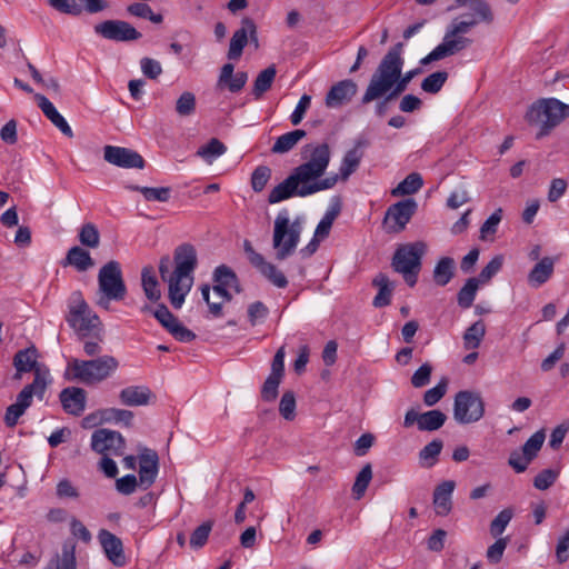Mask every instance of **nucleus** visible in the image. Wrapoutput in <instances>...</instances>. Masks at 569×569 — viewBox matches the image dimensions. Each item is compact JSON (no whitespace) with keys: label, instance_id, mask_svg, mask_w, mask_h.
I'll list each match as a JSON object with an SVG mask.
<instances>
[{"label":"nucleus","instance_id":"1","mask_svg":"<svg viewBox=\"0 0 569 569\" xmlns=\"http://www.w3.org/2000/svg\"><path fill=\"white\" fill-rule=\"evenodd\" d=\"M302 157L305 161L269 192V203H279L292 197L306 198L332 189L337 184L338 174L323 178L331 160V150L328 143L305 146Z\"/></svg>","mask_w":569,"mask_h":569},{"label":"nucleus","instance_id":"2","mask_svg":"<svg viewBox=\"0 0 569 569\" xmlns=\"http://www.w3.org/2000/svg\"><path fill=\"white\" fill-rule=\"evenodd\" d=\"M401 52L402 44L398 43L382 58L362 96V103L378 100L385 94H388V99H395L402 93L410 81L420 73V69H412L402 74L405 61L401 57Z\"/></svg>","mask_w":569,"mask_h":569},{"label":"nucleus","instance_id":"3","mask_svg":"<svg viewBox=\"0 0 569 569\" xmlns=\"http://www.w3.org/2000/svg\"><path fill=\"white\" fill-rule=\"evenodd\" d=\"M174 269L171 270V259L163 256L159 261V273L168 284V298L174 309H180L193 286V272L197 267V252L193 246L184 243L176 248L173 254Z\"/></svg>","mask_w":569,"mask_h":569},{"label":"nucleus","instance_id":"4","mask_svg":"<svg viewBox=\"0 0 569 569\" xmlns=\"http://www.w3.org/2000/svg\"><path fill=\"white\" fill-rule=\"evenodd\" d=\"M302 229L301 217L291 220L288 210L278 212L272 231V248L276 260L283 261L296 252Z\"/></svg>","mask_w":569,"mask_h":569},{"label":"nucleus","instance_id":"5","mask_svg":"<svg viewBox=\"0 0 569 569\" xmlns=\"http://www.w3.org/2000/svg\"><path fill=\"white\" fill-rule=\"evenodd\" d=\"M525 117L529 124L539 127L537 138L540 139L569 117V104L556 98L539 99L529 107Z\"/></svg>","mask_w":569,"mask_h":569},{"label":"nucleus","instance_id":"6","mask_svg":"<svg viewBox=\"0 0 569 569\" xmlns=\"http://www.w3.org/2000/svg\"><path fill=\"white\" fill-rule=\"evenodd\" d=\"M481 20L475 16V12L470 14L467 20L455 19L449 26L445 33L443 40L438 44L429 54L420 60L422 66L429 64L433 61L441 60L446 57L452 56L465 48H467L471 40L465 38L463 34L469 32L471 28L477 26Z\"/></svg>","mask_w":569,"mask_h":569},{"label":"nucleus","instance_id":"7","mask_svg":"<svg viewBox=\"0 0 569 569\" xmlns=\"http://www.w3.org/2000/svg\"><path fill=\"white\" fill-rule=\"evenodd\" d=\"M119 362L112 356H102L93 360L71 359L68 362L66 375L69 379L84 385H96L109 378L117 369Z\"/></svg>","mask_w":569,"mask_h":569},{"label":"nucleus","instance_id":"8","mask_svg":"<svg viewBox=\"0 0 569 569\" xmlns=\"http://www.w3.org/2000/svg\"><path fill=\"white\" fill-rule=\"evenodd\" d=\"M98 284L97 305L106 310L109 309L112 300L120 301L126 297L127 288L119 262L109 261L100 269Z\"/></svg>","mask_w":569,"mask_h":569},{"label":"nucleus","instance_id":"9","mask_svg":"<svg viewBox=\"0 0 569 569\" xmlns=\"http://www.w3.org/2000/svg\"><path fill=\"white\" fill-rule=\"evenodd\" d=\"M427 251L423 241H416L400 246L392 258V268L402 274L408 286L417 283L418 273L421 269V259Z\"/></svg>","mask_w":569,"mask_h":569},{"label":"nucleus","instance_id":"10","mask_svg":"<svg viewBox=\"0 0 569 569\" xmlns=\"http://www.w3.org/2000/svg\"><path fill=\"white\" fill-rule=\"evenodd\" d=\"M68 307L67 322L81 338H86L100 326L98 316L90 309L80 292L71 296Z\"/></svg>","mask_w":569,"mask_h":569},{"label":"nucleus","instance_id":"11","mask_svg":"<svg viewBox=\"0 0 569 569\" xmlns=\"http://www.w3.org/2000/svg\"><path fill=\"white\" fill-rule=\"evenodd\" d=\"M485 415V402L478 392L462 390L456 393L453 418L460 425L479 421Z\"/></svg>","mask_w":569,"mask_h":569},{"label":"nucleus","instance_id":"12","mask_svg":"<svg viewBox=\"0 0 569 569\" xmlns=\"http://www.w3.org/2000/svg\"><path fill=\"white\" fill-rule=\"evenodd\" d=\"M91 448L103 456H122L126 440L118 431L110 429L96 430L91 436Z\"/></svg>","mask_w":569,"mask_h":569},{"label":"nucleus","instance_id":"13","mask_svg":"<svg viewBox=\"0 0 569 569\" xmlns=\"http://www.w3.org/2000/svg\"><path fill=\"white\" fill-rule=\"evenodd\" d=\"M96 33L104 39L124 42L141 38V33L129 22L123 20H107L94 26Z\"/></svg>","mask_w":569,"mask_h":569},{"label":"nucleus","instance_id":"14","mask_svg":"<svg viewBox=\"0 0 569 569\" xmlns=\"http://www.w3.org/2000/svg\"><path fill=\"white\" fill-rule=\"evenodd\" d=\"M546 439L542 430L535 432L522 446L521 452L513 451L509 457V465L517 471L523 472L531 460L538 455Z\"/></svg>","mask_w":569,"mask_h":569},{"label":"nucleus","instance_id":"15","mask_svg":"<svg viewBox=\"0 0 569 569\" xmlns=\"http://www.w3.org/2000/svg\"><path fill=\"white\" fill-rule=\"evenodd\" d=\"M103 158L107 162L120 168L142 169L144 167V160L137 151L123 147L106 146Z\"/></svg>","mask_w":569,"mask_h":569},{"label":"nucleus","instance_id":"16","mask_svg":"<svg viewBox=\"0 0 569 569\" xmlns=\"http://www.w3.org/2000/svg\"><path fill=\"white\" fill-rule=\"evenodd\" d=\"M249 38L256 43L258 42L257 27L251 19L244 18L241 22V28L231 37L228 58L231 60H238L241 57L242 50L247 46Z\"/></svg>","mask_w":569,"mask_h":569},{"label":"nucleus","instance_id":"17","mask_svg":"<svg viewBox=\"0 0 569 569\" xmlns=\"http://www.w3.org/2000/svg\"><path fill=\"white\" fill-rule=\"evenodd\" d=\"M159 471V458L154 450L143 449L139 455V487L148 489L153 485Z\"/></svg>","mask_w":569,"mask_h":569},{"label":"nucleus","instance_id":"18","mask_svg":"<svg viewBox=\"0 0 569 569\" xmlns=\"http://www.w3.org/2000/svg\"><path fill=\"white\" fill-rule=\"evenodd\" d=\"M358 87L352 80H341L328 91L325 103L330 109H337L348 103L357 93Z\"/></svg>","mask_w":569,"mask_h":569},{"label":"nucleus","instance_id":"19","mask_svg":"<svg viewBox=\"0 0 569 569\" xmlns=\"http://www.w3.org/2000/svg\"><path fill=\"white\" fill-rule=\"evenodd\" d=\"M38 359L39 352L34 346L19 350L13 357L14 379H21L27 372H36L38 367H47Z\"/></svg>","mask_w":569,"mask_h":569},{"label":"nucleus","instance_id":"20","mask_svg":"<svg viewBox=\"0 0 569 569\" xmlns=\"http://www.w3.org/2000/svg\"><path fill=\"white\" fill-rule=\"evenodd\" d=\"M416 210V200L409 198L392 204L387 211V219L393 221L397 226L395 231H401L410 221Z\"/></svg>","mask_w":569,"mask_h":569},{"label":"nucleus","instance_id":"21","mask_svg":"<svg viewBox=\"0 0 569 569\" xmlns=\"http://www.w3.org/2000/svg\"><path fill=\"white\" fill-rule=\"evenodd\" d=\"M86 391L78 387H68L60 392L63 410L73 416H80L86 409Z\"/></svg>","mask_w":569,"mask_h":569},{"label":"nucleus","instance_id":"22","mask_svg":"<svg viewBox=\"0 0 569 569\" xmlns=\"http://www.w3.org/2000/svg\"><path fill=\"white\" fill-rule=\"evenodd\" d=\"M367 146V140L358 139L356 140L353 148L346 152L339 168V173H337L339 176V180L346 181L351 173L356 171L363 156L362 149Z\"/></svg>","mask_w":569,"mask_h":569},{"label":"nucleus","instance_id":"23","mask_svg":"<svg viewBox=\"0 0 569 569\" xmlns=\"http://www.w3.org/2000/svg\"><path fill=\"white\" fill-rule=\"evenodd\" d=\"M33 381L23 387L20 391L22 396H26L28 400L32 402L33 396L42 400L48 386L52 382L50 370L48 367H38L37 371L33 372Z\"/></svg>","mask_w":569,"mask_h":569},{"label":"nucleus","instance_id":"24","mask_svg":"<svg viewBox=\"0 0 569 569\" xmlns=\"http://www.w3.org/2000/svg\"><path fill=\"white\" fill-rule=\"evenodd\" d=\"M253 259V267L271 284L280 289H283L288 286L287 277L274 263L267 261L263 256H254Z\"/></svg>","mask_w":569,"mask_h":569},{"label":"nucleus","instance_id":"25","mask_svg":"<svg viewBox=\"0 0 569 569\" xmlns=\"http://www.w3.org/2000/svg\"><path fill=\"white\" fill-rule=\"evenodd\" d=\"M39 108L44 116L67 137L72 138L73 131L67 120L59 113L53 103L43 94L34 96Z\"/></svg>","mask_w":569,"mask_h":569},{"label":"nucleus","instance_id":"26","mask_svg":"<svg viewBox=\"0 0 569 569\" xmlns=\"http://www.w3.org/2000/svg\"><path fill=\"white\" fill-rule=\"evenodd\" d=\"M234 67L232 63H226L220 70L218 78V87H226L230 92L237 93L243 89L248 81V73L244 71L233 74Z\"/></svg>","mask_w":569,"mask_h":569},{"label":"nucleus","instance_id":"27","mask_svg":"<svg viewBox=\"0 0 569 569\" xmlns=\"http://www.w3.org/2000/svg\"><path fill=\"white\" fill-rule=\"evenodd\" d=\"M456 488L453 480H446L438 485L433 491V506L436 513L439 516H447L452 508V492Z\"/></svg>","mask_w":569,"mask_h":569},{"label":"nucleus","instance_id":"28","mask_svg":"<svg viewBox=\"0 0 569 569\" xmlns=\"http://www.w3.org/2000/svg\"><path fill=\"white\" fill-rule=\"evenodd\" d=\"M98 537L108 559L116 566H122L124 555L121 540L107 530H101Z\"/></svg>","mask_w":569,"mask_h":569},{"label":"nucleus","instance_id":"29","mask_svg":"<svg viewBox=\"0 0 569 569\" xmlns=\"http://www.w3.org/2000/svg\"><path fill=\"white\" fill-rule=\"evenodd\" d=\"M151 396V390L146 386H130L120 391L119 399L124 406L137 407L148 405Z\"/></svg>","mask_w":569,"mask_h":569},{"label":"nucleus","instance_id":"30","mask_svg":"<svg viewBox=\"0 0 569 569\" xmlns=\"http://www.w3.org/2000/svg\"><path fill=\"white\" fill-rule=\"evenodd\" d=\"M555 260L550 257L542 258L535 264L528 276V282L531 287L538 288L549 280L553 272Z\"/></svg>","mask_w":569,"mask_h":569},{"label":"nucleus","instance_id":"31","mask_svg":"<svg viewBox=\"0 0 569 569\" xmlns=\"http://www.w3.org/2000/svg\"><path fill=\"white\" fill-rule=\"evenodd\" d=\"M456 262L451 257H441L432 271V279L436 284L445 287L455 277Z\"/></svg>","mask_w":569,"mask_h":569},{"label":"nucleus","instance_id":"32","mask_svg":"<svg viewBox=\"0 0 569 569\" xmlns=\"http://www.w3.org/2000/svg\"><path fill=\"white\" fill-rule=\"evenodd\" d=\"M305 130L297 129L278 137L271 147V152L276 154H284L291 151L305 137Z\"/></svg>","mask_w":569,"mask_h":569},{"label":"nucleus","instance_id":"33","mask_svg":"<svg viewBox=\"0 0 569 569\" xmlns=\"http://www.w3.org/2000/svg\"><path fill=\"white\" fill-rule=\"evenodd\" d=\"M32 405L30 400L22 396L20 392L17 396L16 402L10 405L4 415V423L9 428L17 426L21 416L24 415L26 410Z\"/></svg>","mask_w":569,"mask_h":569},{"label":"nucleus","instance_id":"34","mask_svg":"<svg viewBox=\"0 0 569 569\" xmlns=\"http://www.w3.org/2000/svg\"><path fill=\"white\" fill-rule=\"evenodd\" d=\"M99 421L129 427L133 420V412L127 409L107 408L99 411Z\"/></svg>","mask_w":569,"mask_h":569},{"label":"nucleus","instance_id":"35","mask_svg":"<svg viewBox=\"0 0 569 569\" xmlns=\"http://www.w3.org/2000/svg\"><path fill=\"white\" fill-rule=\"evenodd\" d=\"M276 74L277 70L274 66H269L268 68L259 72L253 82L252 88V94L254 96L256 100H259L263 96V93L270 90L274 81Z\"/></svg>","mask_w":569,"mask_h":569},{"label":"nucleus","instance_id":"36","mask_svg":"<svg viewBox=\"0 0 569 569\" xmlns=\"http://www.w3.org/2000/svg\"><path fill=\"white\" fill-rule=\"evenodd\" d=\"M141 282L146 297L151 301H158L161 291L152 267L148 266L142 269Z\"/></svg>","mask_w":569,"mask_h":569},{"label":"nucleus","instance_id":"37","mask_svg":"<svg viewBox=\"0 0 569 569\" xmlns=\"http://www.w3.org/2000/svg\"><path fill=\"white\" fill-rule=\"evenodd\" d=\"M422 186V177L417 172H412L408 174L395 189H392L391 194L393 197L413 194L418 192Z\"/></svg>","mask_w":569,"mask_h":569},{"label":"nucleus","instance_id":"38","mask_svg":"<svg viewBox=\"0 0 569 569\" xmlns=\"http://www.w3.org/2000/svg\"><path fill=\"white\" fill-rule=\"evenodd\" d=\"M486 335V325L482 320H478L472 323L463 333V347L465 349H477L480 347L481 341Z\"/></svg>","mask_w":569,"mask_h":569},{"label":"nucleus","instance_id":"39","mask_svg":"<svg viewBox=\"0 0 569 569\" xmlns=\"http://www.w3.org/2000/svg\"><path fill=\"white\" fill-rule=\"evenodd\" d=\"M66 259L67 263L73 266L78 271H86L94 264L90 253L80 247H72Z\"/></svg>","mask_w":569,"mask_h":569},{"label":"nucleus","instance_id":"40","mask_svg":"<svg viewBox=\"0 0 569 569\" xmlns=\"http://www.w3.org/2000/svg\"><path fill=\"white\" fill-rule=\"evenodd\" d=\"M447 420V416L440 410H430L421 413L419 419V430L435 431L440 429Z\"/></svg>","mask_w":569,"mask_h":569},{"label":"nucleus","instance_id":"41","mask_svg":"<svg viewBox=\"0 0 569 569\" xmlns=\"http://www.w3.org/2000/svg\"><path fill=\"white\" fill-rule=\"evenodd\" d=\"M373 283L379 288L377 296L373 299V306L381 308L388 306L391 301L392 286L385 274H379Z\"/></svg>","mask_w":569,"mask_h":569},{"label":"nucleus","instance_id":"42","mask_svg":"<svg viewBox=\"0 0 569 569\" xmlns=\"http://www.w3.org/2000/svg\"><path fill=\"white\" fill-rule=\"evenodd\" d=\"M227 147L217 138L210 139V141L198 149L197 156L211 163L218 157L224 154Z\"/></svg>","mask_w":569,"mask_h":569},{"label":"nucleus","instance_id":"43","mask_svg":"<svg viewBox=\"0 0 569 569\" xmlns=\"http://www.w3.org/2000/svg\"><path fill=\"white\" fill-rule=\"evenodd\" d=\"M443 443L441 440H432L426 445L419 452V460L421 466L430 468L437 462L438 456L442 450Z\"/></svg>","mask_w":569,"mask_h":569},{"label":"nucleus","instance_id":"44","mask_svg":"<svg viewBox=\"0 0 569 569\" xmlns=\"http://www.w3.org/2000/svg\"><path fill=\"white\" fill-rule=\"evenodd\" d=\"M479 279L470 278L458 292V305L461 308H470L479 289Z\"/></svg>","mask_w":569,"mask_h":569},{"label":"nucleus","instance_id":"45","mask_svg":"<svg viewBox=\"0 0 569 569\" xmlns=\"http://www.w3.org/2000/svg\"><path fill=\"white\" fill-rule=\"evenodd\" d=\"M131 190L142 193L147 201L167 202L170 199L171 189L169 187L151 188L132 186Z\"/></svg>","mask_w":569,"mask_h":569},{"label":"nucleus","instance_id":"46","mask_svg":"<svg viewBox=\"0 0 569 569\" xmlns=\"http://www.w3.org/2000/svg\"><path fill=\"white\" fill-rule=\"evenodd\" d=\"M197 100L194 93L190 91L182 92L176 101V112L180 117H190L194 114Z\"/></svg>","mask_w":569,"mask_h":569},{"label":"nucleus","instance_id":"47","mask_svg":"<svg viewBox=\"0 0 569 569\" xmlns=\"http://www.w3.org/2000/svg\"><path fill=\"white\" fill-rule=\"evenodd\" d=\"M371 479H372L371 465L367 463L366 466L362 467V469L357 475L356 481L352 487V492H353L356 499H360L365 495Z\"/></svg>","mask_w":569,"mask_h":569},{"label":"nucleus","instance_id":"48","mask_svg":"<svg viewBox=\"0 0 569 569\" xmlns=\"http://www.w3.org/2000/svg\"><path fill=\"white\" fill-rule=\"evenodd\" d=\"M447 79L448 73L446 71L433 72L423 79L421 82V89L428 93H437L441 90Z\"/></svg>","mask_w":569,"mask_h":569},{"label":"nucleus","instance_id":"49","mask_svg":"<svg viewBox=\"0 0 569 569\" xmlns=\"http://www.w3.org/2000/svg\"><path fill=\"white\" fill-rule=\"evenodd\" d=\"M213 280L216 283L226 284L234 288L236 291H239L238 278L236 273L226 264H221L216 268L213 272Z\"/></svg>","mask_w":569,"mask_h":569},{"label":"nucleus","instance_id":"50","mask_svg":"<svg viewBox=\"0 0 569 569\" xmlns=\"http://www.w3.org/2000/svg\"><path fill=\"white\" fill-rule=\"evenodd\" d=\"M339 213L338 209L327 210L315 230V239L322 240L328 237L335 219Z\"/></svg>","mask_w":569,"mask_h":569},{"label":"nucleus","instance_id":"51","mask_svg":"<svg viewBox=\"0 0 569 569\" xmlns=\"http://www.w3.org/2000/svg\"><path fill=\"white\" fill-rule=\"evenodd\" d=\"M448 381L442 378L435 387L427 390L423 395V402L426 406L431 407L438 403L447 392Z\"/></svg>","mask_w":569,"mask_h":569},{"label":"nucleus","instance_id":"52","mask_svg":"<svg viewBox=\"0 0 569 569\" xmlns=\"http://www.w3.org/2000/svg\"><path fill=\"white\" fill-rule=\"evenodd\" d=\"M212 529V522L206 521L199 527H197L190 537V546L193 549H199L203 547L209 538V535Z\"/></svg>","mask_w":569,"mask_h":569},{"label":"nucleus","instance_id":"53","mask_svg":"<svg viewBox=\"0 0 569 569\" xmlns=\"http://www.w3.org/2000/svg\"><path fill=\"white\" fill-rule=\"evenodd\" d=\"M79 240L83 246L96 248L99 244V231L92 223H86L80 230Z\"/></svg>","mask_w":569,"mask_h":569},{"label":"nucleus","instance_id":"54","mask_svg":"<svg viewBox=\"0 0 569 569\" xmlns=\"http://www.w3.org/2000/svg\"><path fill=\"white\" fill-rule=\"evenodd\" d=\"M512 518V511L509 509H503L500 511L496 518L491 521L490 525V532L493 537L500 536L505 529L507 528L508 523L510 522Z\"/></svg>","mask_w":569,"mask_h":569},{"label":"nucleus","instance_id":"55","mask_svg":"<svg viewBox=\"0 0 569 569\" xmlns=\"http://www.w3.org/2000/svg\"><path fill=\"white\" fill-rule=\"evenodd\" d=\"M281 378V376L272 373L268 376L261 390V396L266 401H272L277 398L278 387L280 385Z\"/></svg>","mask_w":569,"mask_h":569},{"label":"nucleus","instance_id":"56","mask_svg":"<svg viewBox=\"0 0 569 569\" xmlns=\"http://www.w3.org/2000/svg\"><path fill=\"white\" fill-rule=\"evenodd\" d=\"M296 410V398L291 391H287L282 395L279 411L286 420H292L295 418Z\"/></svg>","mask_w":569,"mask_h":569},{"label":"nucleus","instance_id":"57","mask_svg":"<svg viewBox=\"0 0 569 569\" xmlns=\"http://www.w3.org/2000/svg\"><path fill=\"white\" fill-rule=\"evenodd\" d=\"M268 313V308L261 301H256L248 307V318L251 326L263 322Z\"/></svg>","mask_w":569,"mask_h":569},{"label":"nucleus","instance_id":"58","mask_svg":"<svg viewBox=\"0 0 569 569\" xmlns=\"http://www.w3.org/2000/svg\"><path fill=\"white\" fill-rule=\"evenodd\" d=\"M271 176V170L268 167H258L251 177L252 189L257 192L262 191L268 183Z\"/></svg>","mask_w":569,"mask_h":569},{"label":"nucleus","instance_id":"59","mask_svg":"<svg viewBox=\"0 0 569 569\" xmlns=\"http://www.w3.org/2000/svg\"><path fill=\"white\" fill-rule=\"evenodd\" d=\"M432 372V367L430 363L426 362L422 366H420L412 375L411 377V385L415 388H422L427 386L430 381Z\"/></svg>","mask_w":569,"mask_h":569},{"label":"nucleus","instance_id":"60","mask_svg":"<svg viewBox=\"0 0 569 569\" xmlns=\"http://www.w3.org/2000/svg\"><path fill=\"white\" fill-rule=\"evenodd\" d=\"M142 73L149 79H157L162 73L161 63L152 58L144 57L140 60Z\"/></svg>","mask_w":569,"mask_h":569},{"label":"nucleus","instance_id":"61","mask_svg":"<svg viewBox=\"0 0 569 569\" xmlns=\"http://www.w3.org/2000/svg\"><path fill=\"white\" fill-rule=\"evenodd\" d=\"M310 104L311 97L309 94H303L290 114V122L293 126H298L303 120L307 110L310 108Z\"/></svg>","mask_w":569,"mask_h":569},{"label":"nucleus","instance_id":"62","mask_svg":"<svg viewBox=\"0 0 569 569\" xmlns=\"http://www.w3.org/2000/svg\"><path fill=\"white\" fill-rule=\"evenodd\" d=\"M502 218V210L497 209L481 226L480 234L486 239L490 234H495Z\"/></svg>","mask_w":569,"mask_h":569},{"label":"nucleus","instance_id":"63","mask_svg":"<svg viewBox=\"0 0 569 569\" xmlns=\"http://www.w3.org/2000/svg\"><path fill=\"white\" fill-rule=\"evenodd\" d=\"M503 259L501 256L492 258L479 274V282L489 281L502 267Z\"/></svg>","mask_w":569,"mask_h":569},{"label":"nucleus","instance_id":"64","mask_svg":"<svg viewBox=\"0 0 569 569\" xmlns=\"http://www.w3.org/2000/svg\"><path fill=\"white\" fill-rule=\"evenodd\" d=\"M569 529H566L558 539L556 546V558L559 563H563L569 559Z\"/></svg>","mask_w":569,"mask_h":569}]
</instances>
